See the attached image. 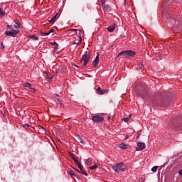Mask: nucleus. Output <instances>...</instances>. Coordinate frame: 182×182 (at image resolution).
<instances>
[{
    "label": "nucleus",
    "instance_id": "nucleus-1",
    "mask_svg": "<svg viewBox=\"0 0 182 182\" xmlns=\"http://www.w3.org/2000/svg\"><path fill=\"white\" fill-rule=\"evenodd\" d=\"M118 56H124V58H134V56H136V52L132 50H126L119 53Z\"/></svg>",
    "mask_w": 182,
    "mask_h": 182
},
{
    "label": "nucleus",
    "instance_id": "nucleus-2",
    "mask_svg": "<svg viewBox=\"0 0 182 182\" xmlns=\"http://www.w3.org/2000/svg\"><path fill=\"white\" fill-rule=\"evenodd\" d=\"M112 169L115 173H120L126 171V167L124 166V163H118L112 166Z\"/></svg>",
    "mask_w": 182,
    "mask_h": 182
},
{
    "label": "nucleus",
    "instance_id": "nucleus-3",
    "mask_svg": "<svg viewBox=\"0 0 182 182\" xmlns=\"http://www.w3.org/2000/svg\"><path fill=\"white\" fill-rule=\"evenodd\" d=\"M89 60H90V55L89 54H84L82 55V61L84 62L82 68H86V65L89 63Z\"/></svg>",
    "mask_w": 182,
    "mask_h": 182
},
{
    "label": "nucleus",
    "instance_id": "nucleus-4",
    "mask_svg": "<svg viewBox=\"0 0 182 182\" xmlns=\"http://www.w3.org/2000/svg\"><path fill=\"white\" fill-rule=\"evenodd\" d=\"M92 120L95 123H100L105 120V118L100 115H94L92 117Z\"/></svg>",
    "mask_w": 182,
    "mask_h": 182
},
{
    "label": "nucleus",
    "instance_id": "nucleus-5",
    "mask_svg": "<svg viewBox=\"0 0 182 182\" xmlns=\"http://www.w3.org/2000/svg\"><path fill=\"white\" fill-rule=\"evenodd\" d=\"M144 149H146V144L140 141L137 143V146L136 147V151H141Z\"/></svg>",
    "mask_w": 182,
    "mask_h": 182
},
{
    "label": "nucleus",
    "instance_id": "nucleus-6",
    "mask_svg": "<svg viewBox=\"0 0 182 182\" xmlns=\"http://www.w3.org/2000/svg\"><path fill=\"white\" fill-rule=\"evenodd\" d=\"M6 36H12L13 38H16L18 35V31L14 30L13 31H6L5 32Z\"/></svg>",
    "mask_w": 182,
    "mask_h": 182
},
{
    "label": "nucleus",
    "instance_id": "nucleus-7",
    "mask_svg": "<svg viewBox=\"0 0 182 182\" xmlns=\"http://www.w3.org/2000/svg\"><path fill=\"white\" fill-rule=\"evenodd\" d=\"M78 168L80 170V171H78V173H81V174H84V176H87V173L83 170V166H82V164H80L79 161L76 163Z\"/></svg>",
    "mask_w": 182,
    "mask_h": 182
},
{
    "label": "nucleus",
    "instance_id": "nucleus-8",
    "mask_svg": "<svg viewBox=\"0 0 182 182\" xmlns=\"http://www.w3.org/2000/svg\"><path fill=\"white\" fill-rule=\"evenodd\" d=\"M73 31H77L78 32V35L80 36V39L78 40V42H74L73 44L74 45H80V43H82V37H81V33H82V31L80 30H76V29H73Z\"/></svg>",
    "mask_w": 182,
    "mask_h": 182
},
{
    "label": "nucleus",
    "instance_id": "nucleus-9",
    "mask_svg": "<svg viewBox=\"0 0 182 182\" xmlns=\"http://www.w3.org/2000/svg\"><path fill=\"white\" fill-rule=\"evenodd\" d=\"M99 56H100V54L97 53L95 59L92 62V64L94 65L95 68H96V66H97V65H99Z\"/></svg>",
    "mask_w": 182,
    "mask_h": 182
},
{
    "label": "nucleus",
    "instance_id": "nucleus-10",
    "mask_svg": "<svg viewBox=\"0 0 182 182\" xmlns=\"http://www.w3.org/2000/svg\"><path fill=\"white\" fill-rule=\"evenodd\" d=\"M56 18H58V13H57L55 15H54V16L52 17V18H50V19L48 21L49 23H53V22H55V21H56Z\"/></svg>",
    "mask_w": 182,
    "mask_h": 182
},
{
    "label": "nucleus",
    "instance_id": "nucleus-11",
    "mask_svg": "<svg viewBox=\"0 0 182 182\" xmlns=\"http://www.w3.org/2000/svg\"><path fill=\"white\" fill-rule=\"evenodd\" d=\"M14 22H15L14 28H16V29L21 28V24L19 23V21L15 20Z\"/></svg>",
    "mask_w": 182,
    "mask_h": 182
},
{
    "label": "nucleus",
    "instance_id": "nucleus-12",
    "mask_svg": "<svg viewBox=\"0 0 182 182\" xmlns=\"http://www.w3.org/2000/svg\"><path fill=\"white\" fill-rule=\"evenodd\" d=\"M97 93L98 95H105V93H106V90H102L100 87H98L97 89Z\"/></svg>",
    "mask_w": 182,
    "mask_h": 182
},
{
    "label": "nucleus",
    "instance_id": "nucleus-13",
    "mask_svg": "<svg viewBox=\"0 0 182 182\" xmlns=\"http://www.w3.org/2000/svg\"><path fill=\"white\" fill-rule=\"evenodd\" d=\"M118 147H119V149H123L124 150H125L126 149H127V144L124 143H121L118 144Z\"/></svg>",
    "mask_w": 182,
    "mask_h": 182
},
{
    "label": "nucleus",
    "instance_id": "nucleus-14",
    "mask_svg": "<svg viewBox=\"0 0 182 182\" xmlns=\"http://www.w3.org/2000/svg\"><path fill=\"white\" fill-rule=\"evenodd\" d=\"M24 86H25V87H29V89H31L32 90V92H35V88L31 87V86H32V85H31V83L26 82V84H24Z\"/></svg>",
    "mask_w": 182,
    "mask_h": 182
},
{
    "label": "nucleus",
    "instance_id": "nucleus-15",
    "mask_svg": "<svg viewBox=\"0 0 182 182\" xmlns=\"http://www.w3.org/2000/svg\"><path fill=\"white\" fill-rule=\"evenodd\" d=\"M70 156L76 164L79 162L76 157H75V154L70 152Z\"/></svg>",
    "mask_w": 182,
    "mask_h": 182
},
{
    "label": "nucleus",
    "instance_id": "nucleus-16",
    "mask_svg": "<svg viewBox=\"0 0 182 182\" xmlns=\"http://www.w3.org/2000/svg\"><path fill=\"white\" fill-rule=\"evenodd\" d=\"M115 29V26L114 25H111L107 28L108 32H113Z\"/></svg>",
    "mask_w": 182,
    "mask_h": 182
},
{
    "label": "nucleus",
    "instance_id": "nucleus-17",
    "mask_svg": "<svg viewBox=\"0 0 182 182\" xmlns=\"http://www.w3.org/2000/svg\"><path fill=\"white\" fill-rule=\"evenodd\" d=\"M144 68V65L143 63H139L136 66V69H143Z\"/></svg>",
    "mask_w": 182,
    "mask_h": 182
},
{
    "label": "nucleus",
    "instance_id": "nucleus-18",
    "mask_svg": "<svg viewBox=\"0 0 182 182\" xmlns=\"http://www.w3.org/2000/svg\"><path fill=\"white\" fill-rule=\"evenodd\" d=\"M5 16V11L4 9H0V18H4Z\"/></svg>",
    "mask_w": 182,
    "mask_h": 182
},
{
    "label": "nucleus",
    "instance_id": "nucleus-19",
    "mask_svg": "<svg viewBox=\"0 0 182 182\" xmlns=\"http://www.w3.org/2000/svg\"><path fill=\"white\" fill-rule=\"evenodd\" d=\"M29 38L31 39H33V41H38V39H39V38H38L35 35H31L29 36Z\"/></svg>",
    "mask_w": 182,
    "mask_h": 182
},
{
    "label": "nucleus",
    "instance_id": "nucleus-20",
    "mask_svg": "<svg viewBox=\"0 0 182 182\" xmlns=\"http://www.w3.org/2000/svg\"><path fill=\"white\" fill-rule=\"evenodd\" d=\"M77 139L79 141V143H81V144H85V141H83V139L80 136H77Z\"/></svg>",
    "mask_w": 182,
    "mask_h": 182
},
{
    "label": "nucleus",
    "instance_id": "nucleus-21",
    "mask_svg": "<svg viewBox=\"0 0 182 182\" xmlns=\"http://www.w3.org/2000/svg\"><path fill=\"white\" fill-rule=\"evenodd\" d=\"M85 164H87V166H91V164H92V159H87L86 161H85Z\"/></svg>",
    "mask_w": 182,
    "mask_h": 182
},
{
    "label": "nucleus",
    "instance_id": "nucleus-22",
    "mask_svg": "<svg viewBox=\"0 0 182 182\" xmlns=\"http://www.w3.org/2000/svg\"><path fill=\"white\" fill-rule=\"evenodd\" d=\"M96 168H97V164H96L90 167V170H96Z\"/></svg>",
    "mask_w": 182,
    "mask_h": 182
},
{
    "label": "nucleus",
    "instance_id": "nucleus-23",
    "mask_svg": "<svg viewBox=\"0 0 182 182\" xmlns=\"http://www.w3.org/2000/svg\"><path fill=\"white\" fill-rule=\"evenodd\" d=\"M157 168H159V166H154V167L151 168L152 173H156V171H157Z\"/></svg>",
    "mask_w": 182,
    "mask_h": 182
},
{
    "label": "nucleus",
    "instance_id": "nucleus-24",
    "mask_svg": "<svg viewBox=\"0 0 182 182\" xmlns=\"http://www.w3.org/2000/svg\"><path fill=\"white\" fill-rule=\"evenodd\" d=\"M41 36H48L49 35L48 33H43L42 31L40 32Z\"/></svg>",
    "mask_w": 182,
    "mask_h": 182
},
{
    "label": "nucleus",
    "instance_id": "nucleus-25",
    "mask_svg": "<svg viewBox=\"0 0 182 182\" xmlns=\"http://www.w3.org/2000/svg\"><path fill=\"white\" fill-rule=\"evenodd\" d=\"M52 79H53V77H46V80L47 82H50L52 80Z\"/></svg>",
    "mask_w": 182,
    "mask_h": 182
},
{
    "label": "nucleus",
    "instance_id": "nucleus-26",
    "mask_svg": "<svg viewBox=\"0 0 182 182\" xmlns=\"http://www.w3.org/2000/svg\"><path fill=\"white\" fill-rule=\"evenodd\" d=\"M54 97H55V99H57V100H58V102H60V97H59L58 95H55Z\"/></svg>",
    "mask_w": 182,
    "mask_h": 182
},
{
    "label": "nucleus",
    "instance_id": "nucleus-27",
    "mask_svg": "<svg viewBox=\"0 0 182 182\" xmlns=\"http://www.w3.org/2000/svg\"><path fill=\"white\" fill-rule=\"evenodd\" d=\"M53 32H55V30L54 29H50L49 31V32H47L48 33V35H50V33H53Z\"/></svg>",
    "mask_w": 182,
    "mask_h": 182
},
{
    "label": "nucleus",
    "instance_id": "nucleus-28",
    "mask_svg": "<svg viewBox=\"0 0 182 182\" xmlns=\"http://www.w3.org/2000/svg\"><path fill=\"white\" fill-rule=\"evenodd\" d=\"M141 136V133H140V131L139 132H137L136 134V139H139Z\"/></svg>",
    "mask_w": 182,
    "mask_h": 182
},
{
    "label": "nucleus",
    "instance_id": "nucleus-29",
    "mask_svg": "<svg viewBox=\"0 0 182 182\" xmlns=\"http://www.w3.org/2000/svg\"><path fill=\"white\" fill-rule=\"evenodd\" d=\"M53 46H58V43L56 41H54L52 43Z\"/></svg>",
    "mask_w": 182,
    "mask_h": 182
},
{
    "label": "nucleus",
    "instance_id": "nucleus-30",
    "mask_svg": "<svg viewBox=\"0 0 182 182\" xmlns=\"http://www.w3.org/2000/svg\"><path fill=\"white\" fill-rule=\"evenodd\" d=\"M102 5H105L106 4V0H101Z\"/></svg>",
    "mask_w": 182,
    "mask_h": 182
},
{
    "label": "nucleus",
    "instance_id": "nucleus-31",
    "mask_svg": "<svg viewBox=\"0 0 182 182\" xmlns=\"http://www.w3.org/2000/svg\"><path fill=\"white\" fill-rule=\"evenodd\" d=\"M124 122H125V123H127V122H129V117L124 118Z\"/></svg>",
    "mask_w": 182,
    "mask_h": 182
},
{
    "label": "nucleus",
    "instance_id": "nucleus-32",
    "mask_svg": "<svg viewBox=\"0 0 182 182\" xmlns=\"http://www.w3.org/2000/svg\"><path fill=\"white\" fill-rule=\"evenodd\" d=\"M23 127H25V129H28V127H29V124H24Z\"/></svg>",
    "mask_w": 182,
    "mask_h": 182
},
{
    "label": "nucleus",
    "instance_id": "nucleus-33",
    "mask_svg": "<svg viewBox=\"0 0 182 182\" xmlns=\"http://www.w3.org/2000/svg\"><path fill=\"white\" fill-rule=\"evenodd\" d=\"M1 49H4V48H5V47L4 46V43H1Z\"/></svg>",
    "mask_w": 182,
    "mask_h": 182
},
{
    "label": "nucleus",
    "instance_id": "nucleus-34",
    "mask_svg": "<svg viewBox=\"0 0 182 182\" xmlns=\"http://www.w3.org/2000/svg\"><path fill=\"white\" fill-rule=\"evenodd\" d=\"M127 139H129V136H125V140H127Z\"/></svg>",
    "mask_w": 182,
    "mask_h": 182
},
{
    "label": "nucleus",
    "instance_id": "nucleus-35",
    "mask_svg": "<svg viewBox=\"0 0 182 182\" xmlns=\"http://www.w3.org/2000/svg\"><path fill=\"white\" fill-rule=\"evenodd\" d=\"M7 28H11V26H9V25H7Z\"/></svg>",
    "mask_w": 182,
    "mask_h": 182
},
{
    "label": "nucleus",
    "instance_id": "nucleus-36",
    "mask_svg": "<svg viewBox=\"0 0 182 182\" xmlns=\"http://www.w3.org/2000/svg\"><path fill=\"white\" fill-rule=\"evenodd\" d=\"M45 75H46V76H48V73H46Z\"/></svg>",
    "mask_w": 182,
    "mask_h": 182
},
{
    "label": "nucleus",
    "instance_id": "nucleus-37",
    "mask_svg": "<svg viewBox=\"0 0 182 182\" xmlns=\"http://www.w3.org/2000/svg\"><path fill=\"white\" fill-rule=\"evenodd\" d=\"M129 117H132V114H130V115L129 116Z\"/></svg>",
    "mask_w": 182,
    "mask_h": 182
}]
</instances>
